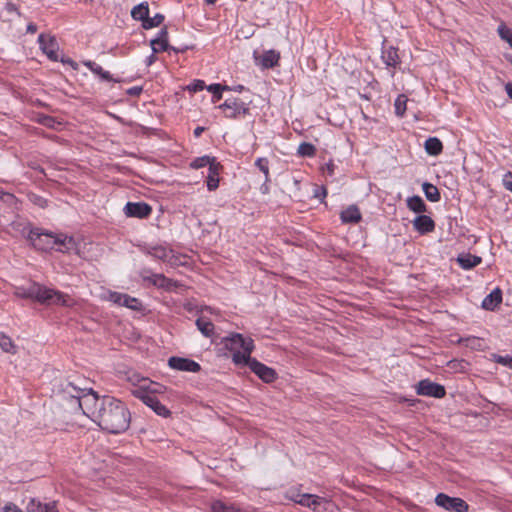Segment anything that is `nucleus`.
Returning <instances> with one entry per match:
<instances>
[{
    "instance_id": "40",
    "label": "nucleus",
    "mask_w": 512,
    "mask_h": 512,
    "mask_svg": "<svg viewBox=\"0 0 512 512\" xmlns=\"http://www.w3.org/2000/svg\"><path fill=\"white\" fill-rule=\"evenodd\" d=\"M312 496L313 495H311V494L299 495L298 499H295V502L302 506L309 507L310 501L312 500Z\"/></svg>"
},
{
    "instance_id": "11",
    "label": "nucleus",
    "mask_w": 512,
    "mask_h": 512,
    "mask_svg": "<svg viewBox=\"0 0 512 512\" xmlns=\"http://www.w3.org/2000/svg\"><path fill=\"white\" fill-rule=\"evenodd\" d=\"M151 207L144 202H128L124 207L127 217L146 218L151 214Z\"/></svg>"
},
{
    "instance_id": "25",
    "label": "nucleus",
    "mask_w": 512,
    "mask_h": 512,
    "mask_svg": "<svg viewBox=\"0 0 512 512\" xmlns=\"http://www.w3.org/2000/svg\"><path fill=\"white\" fill-rule=\"evenodd\" d=\"M196 325L198 329L201 331V333L206 336L210 337L213 334L214 331V325L211 321L204 317H200L196 320Z\"/></svg>"
},
{
    "instance_id": "10",
    "label": "nucleus",
    "mask_w": 512,
    "mask_h": 512,
    "mask_svg": "<svg viewBox=\"0 0 512 512\" xmlns=\"http://www.w3.org/2000/svg\"><path fill=\"white\" fill-rule=\"evenodd\" d=\"M223 109L225 116L229 118H235L237 115L248 113V107L246 104L238 99L226 100L219 106Z\"/></svg>"
},
{
    "instance_id": "32",
    "label": "nucleus",
    "mask_w": 512,
    "mask_h": 512,
    "mask_svg": "<svg viewBox=\"0 0 512 512\" xmlns=\"http://www.w3.org/2000/svg\"><path fill=\"white\" fill-rule=\"evenodd\" d=\"M297 152L302 157H312L316 153V148L311 143L303 142L299 145Z\"/></svg>"
},
{
    "instance_id": "54",
    "label": "nucleus",
    "mask_w": 512,
    "mask_h": 512,
    "mask_svg": "<svg viewBox=\"0 0 512 512\" xmlns=\"http://www.w3.org/2000/svg\"><path fill=\"white\" fill-rule=\"evenodd\" d=\"M155 53H153L152 55H150L148 58H147V65L150 66L152 63L155 62L156 60V57L154 55Z\"/></svg>"
},
{
    "instance_id": "12",
    "label": "nucleus",
    "mask_w": 512,
    "mask_h": 512,
    "mask_svg": "<svg viewBox=\"0 0 512 512\" xmlns=\"http://www.w3.org/2000/svg\"><path fill=\"white\" fill-rule=\"evenodd\" d=\"M168 365L170 368L179 371L198 372L200 370V365L197 362L182 357L169 358Z\"/></svg>"
},
{
    "instance_id": "56",
    "label": "nucleus",
    "mask_w": 512,
    "mask_h": 512,
    "mask_svg": "<svg viewBox=\"0 0 512 512\" xmlns=\"http://www.w3.org/2000/svg\"><path fill=\"white\" fill-rule=\"evenodd\" d=\"M203 131H204V128H203V127H197V128L194 130V135H195L196 137H199Z\"/></svg>"
},
{
    "instance_id": "20",
    "label": "nucleus",
    "mask_w": 512,
    "mask_h": 512,
    "mask_svg": "<svg viewBox=\"0 0 512 512\" xmlns=\"http://www.w3.org/2000/svg\"><path fill=\"white\" fill-rule=\"evenodd\" d=\"M149 15V7L147 2L140 3L139 5L135 6L131 11V16L135 20L142 21V24H144V21L148 18Z\"/></svg>"
},
{
    "instance_id": "19",
    "label": "nucleus",
    "mask_w": 512,
    "mask_h": 512,
    "mask_svg": "<svg viewBox=\"0 0 512 512\" xmlns=\"http://www.w3.org/2000/svg\"><path fill=\"white\" fill-rule=\"evenodd\" d=\"M219 167H220V164L217 163V162L210 164L209 175H208V178H207V188H208L209 191H213V190L217 189V187H218V184H219V178H218Z\"/></svg>"
},
{
    "instance_id": "14",
    "label": "nucleus",
    "mask_w": 512,
    "mask_h": 512,
    "mask_svg": "<svg viewBox=\"0 0 512 512\" xmlns=\"http://www.w3.org/2000/svg\"><path fill=\"white\" fill-rule=\"evenodd\" d=\"M110 300L120 306L128 307L132 310H139L141 308L140 301L134 297H130L127 294L116 292L111 293Z\"/></svg>"
},
{
    "instance_id": "46",
    "label": "nucleus",
    "mask_w": 512,
    "mask_h": 512,
    "mask_svg": "<svg viewBox=\"0 0 512 512\" xmlns=\"http://www.w3.org/2000/svg\"><path fill=\"white\" fill-rule=\"evenodd\" d=\"M503 185L504 187L512 192V173L508 172L503 177Z\"/></svg>"
},
{
    "instance_id": "57",
    "label": "nucleus",
    "mask_w": 512,
    "mask_h": 512,
    "mask_svg": "<svg viewBox=\"0 0 512 512\" xmlns=\"http://www.w3.org/2000/svg\"><path fill=\"white\" fill-rule=\"evenodd\" d=\"M466 341H467V342H471V344H474V343H476V342H479V340H478V339H476V338H468V339H466Z\"/></svg>"
},
{
    "instance_id": "4",
    "label": "nucleus",
    "mask_w": 512,
    "mask_h": 512,
    "mask_svg": "<svg viewBox=\"0 0 512 512\" xmlns=\"http://www.w3.org/2000/svg\"><path fill=\"white\" fill-rule=\"evenodd\" d=\"M147 379H142L139 387L132 390V394L140 399L145 405L151 408L157 415L169 417L170 411L164 406L157 397L148 391Z\"/></svg>"
},
{
    "instance_id": "2",
    "label": "nucleus",
    "mask_w": 512,
    "mask_h": 512,
    "mask_svg": "<svg viewBox=\"0 0 512 512\" xmlns=\"http://www.w3.org/2000/svg\"><path fill=\"white\" fill-rule=\"evenodd\" d=\"M27 237L31 244L40 250H49L58 246V251L68 252L75 248L73 238L64 234L53 235L51 233H40L38 230H30Z\"/></svg>"
},
{
    "instance_id": "48",
    "label": "nucleus",
    "mask_w": 512,
    "mask_h": 512,
    "mask_svg": "<svg viewBox=\"0 0 512 512\" xmlns=\"http://www.w3.org/2000/svg\"><path fill=\"white\" fill-rule=\"evenodd\" d=\"M43 512H58L56 502L45 503Z\"/></svg>"
},
{
    "instance_id": "23",
    "label": "nucleus",
    "mask_w": 512,
    "mask_h": 512,
    "mask_svg": "<svg viewBox=\"0 0 512 512\" xmlns=\"http://www.w3.org/2000/svg\"><path fill=\"white\" fill-rule=\"evenodd\" d=\"M382 58L387 66L395 67L399 63L398 52L394 47H389L387 50H385L383 52Z\"/></svg>"
},
{
    "instance_id": "13",
    "label": "nucleus",
    "mask_w": 512,
    "mask_h": 512,
    "mask_svg": "<svg viewBox=\"0 0 512 512\" xmlns=\"http://www.w3.org/2000/svg\"><path fill=\"white\" fill-rule=\"evenodd\" d=\"M254 58L257 65H260L262 68H272L278 64L280 59V54L275 50L265 51L262 55L257 56L254 54Z\"/></svg>"
},
{
    "instance_id": "52",
    "label": "nucleus",
    "mask_w": 512,
    "mask_h": 512,
    "mask_svg": "<svg viewBox=\"0 0 512 512\" xmlns=\"http://www.w3.org/2000/svg\"><path fill=\"white\" fill-rule=\"evenodd\" d=\"M36 30H37V27H36V25H35V24L30 23V24H28V25H27V32H29V33H35V32H36Z\"/></svg>"
},
{
    "instance_id": "47",
    "label": "nucleus",
    "mask_w": 512,
    "mask_h": 512,
    "mask_svg": "<svg viewBox=\"0 0 512 512\" xmlns=\"http://www.w3.org/2000/svg\"><path fill=\"white\" fill-rule=\"evenodd\" d=\"M41 122L43 123V125L47 126V127H51V128H55L56 125H60L59 122H56L53 118L51 117H44Z\"/></svg>"
},
{
    "instance_id": "17",
    "label": "nucleus",
    "mask_w": 512,
    "mask_h": 512,
    "mask_svg": "<svg viewBox=\"0 0 512 512\" xmlns=\"http://www.w3.org/2000/svg\"><path fill=\"white\" fill-rule=\"evenodd\" d=\"M343 223H358L361 220V213L356 205H350L340 214Z\"/></svg>"
},
{
    "instance_id": "59",
    "label": "nucleus",
    "mask_w": 512,
    "mask_h": 512,
    "mask_svg": "<svg viewBox=\"0 0 512 512\" xmlns=\"http://www.w3.org/2000/svg\"><path fill=\"white\" fill-rule=\"evenodd\" d=\"M207 4H214L217 0H205Z\"/></svg>"
},
{
    "instance_id": "1",
    "label": "nucleus",
    "mask_w": 512,
    "mask_h": 512,
    "mask_svg": "<svg viewBox=\"0 0 512 512\" xmlns=\"http://www.w3.org/2000/svg\"><path fill=\"white\" fill-rule=\"evenodd\" d=\"M59 402L66 411L89 417L111 434H119L129 428L130 412L124 403L114 397L99 398L92 389L66 382L61 385Z\"/></svg>"
},
{
    "instance_id": "29",
    "label": "nucleus",
    "mask_w": 512,
    "mask_h": 512,
    "mask_svg": "<svg viewBox=\"0 0 512 512\" xmlns=\"http://www.w3.org/2000/svg\"><path fill=\"white\" fill-rule=\"evenodd\" d=\"M207 90L213 94L212 101L215 103L221 99L223 91L231 90V88L226 85L223 86L221 84H211L207 87Z\"/></svg>"
},
{
    "instance_id": "5",
    "label": "nucleus",
    "mask_w": 512,
    "mask_h": 512,
    "mask_svg": "<svg viewBox=\"0 0 512 512\" xmlns=\"http://www.w3.org/2000/svg\"><path fill=\"white\" fill-rule=\"evenodd\" d=\"M34 300L42 304L67 305V297L53 289L34 283Z\"/></svg>"
},
{
    "instance_id": "7",
    "label": "nucleus",
    "mask_w": 512,
    "mask_h": 512,
    "mask_svg": "<svg viewBox=\"0 0 512 512\" xmlns=\"http://www.w3.org/2000/svg\"><path fill=\"white\" fill-rule=\"evenodd\" d=\"M38 42L40 45V49L45 53L48 58L52 61L58 60V43L56 39L51 35L40 34L38 37Z\"/></svg>"
},
{
    "instance_id": "39",
    "label": "nucleus",
    "mask_w": 512,
    "mask_h": 512,
    "mask_svg": "<svg viewBox=\"0 0 512 512\" xmlns=\"http://www.w3.org/2000/svg\"><path fill=\"white\" fill-rule=\"evenodd\" d=\"M153 284L159 287H166L167 289H170L172 282L171 280L165 278L163 275H154Z\"/></svg>"
},
{
    "instance_id": "21",
    "label": "nucleus",
    "mask_w": 512,
    "mask_h": 512,
    "mask_svg": "<svg viewBox=\"0 0 512 512\" xmlns=\"http://www.w3.org/2000/svg\"><path fill=\"white\" fill-rule=\"evenodd\" d=\"M442 149V142L436 137H430L425 141V150L429 155H439Z\"/></svg>"
},
{
    "instance_id": "42",
    "label": "nucleus",
    "mask_w": 512,
    "mask_h": 512,
    "mask_svg": "<svg viewBox=\"0 0 512 512\" xmlns=\"http://www.w3.org/2000/svg\"><path fill=\"white\" fill-rule=\"evenodd\" d=\"M151 41L168 43V31H167V28L163 27L159 31L157 37L155 39H152Z\"/></svg>"
},
{
    "instance_id": "38",
    "label": "nucleus",
    "mask_w": 512,
    "mask_h": 512,
    "mask_svg": "<svg viewBox=\"0 0 512 512\" xmlns=\"http://www.w3.org/2000/svg\"><path fill=\"white\" fill-rule=\"evenodd\" d=\"M45 504L36 500L35 498L30 499L26 506L27 512H43Z\"/></svg>"
},
{
    "instance_id": "26",
    "label": "nucleus",
    "mask_w": 512,
    "mask_h": 512,
    "mask_svg": "<svg viewBox=\"0 0 512 512\" xmlns=\"http://www.w3.org/2000/svg\"><path fill=\"white\" fill-rule=\"evenodd\" d=\"M407 206L410 210L421 213L426 211V205L421 197L419 196H413L408 198L407 200Z\"/></svg>"
},
{
    "instance_id": "45",
    "label": "nucleus",
    "mask_w": 512,
    "mask_h": 512,
    "mask_svg": "<svg viewBox=\"0 0 512 512\" xmlns=\"http://www.w3.org/2000/svg\"><path fill=\"white\" fill-rule=\"evenodd\" d=\"M2 512H23L16 504L8 502L2 508Z\"/></svg>"
},
{
    "instance_id": "35",
    "label": "nucleus",
    "mask_w": 512,
    "mask_h": 512,
    "mask_svg": "<svg viewBox=\"0 0 512 512\" xmlns=\"http://www.w3.org/2000/svg\"><path fill=\"white\" fill-rule=\"evenodd\" d=\"M212 163H216V160L215 158L213 157H209V156H203V157H200V158H197L195 159L192 163H191V167L195 168V169H198V168H201V167H204L206 165H208L210 167V164Z\"/></svg>"
},
{
    "instance_id": "36",
    "label": "nucleus",
    "mask_w": 512,
    "mask_h": 512,
    "mask_svg": "<svg viewBox=\"0 0 512 512\" xmlns=\"http://www.w3.org/2000/svg\"><path fill=\"white\" fill-rule=\"evenodd\" d=\"M498 34L501 37V39L506 41L512 47V30L511 29L506 27V25L501 24L498 27Z\"/></svg>"
},
{
    "instance_id": "6",
    "label": "nucleus",
    "mask_w": 512,
    "mask_h": 512,
    "mask_svg": "<svg viewBox=\"0 0 512 512\" xmlns=\"http://www.w3.org/2000/svg\"><path fill=\"white\" fill-rule=\"evenodd\" d=\"M435 503L451 512H468V504L461 498L450 497L444 493H439L435 498Z\"/></svg>"
},
{
    "instance_id": "31",
    "label": "nucleus",
    "mask_w": 512,
    "mask_h": 512,
    "mask_svg": "<svg viewBox=\"0 0 512 512\" xmlns=\"http://www.w3.org/2000/svg\"><path fill=\"white\" fill-rule=\"evenodd\" d=\"M408 98L401 94L399 95L394 103L395 113L397 116L402 117L405 114Z\"/></svg>"
},
{
    "instance_id": "37",
    "label": "nucleus",
    "mask_w": 512,
    "mask_h": 512,
    "mask_svg": "<svg viewBox=\"0 0 512 512\" xmlns=\"http://www.w3.org/2000/svg\"><path fill=\"white\" fill-rule=\"evenodd\" d=\"M150 45L152 47L153 53H159L161 51H167L169 49H173L176 52H180V50L171 48L168 43H164V42L151 41ZM183 51L184 50H181V52H183Z\"/></svg>"
},
{
    "instance_id": "9",
    "label": "nucleus",
    "mask_w": 512,
    "mask_h": 512,
    "mask_svg": "<svg viewBox=\"0 0 512 512\" xmlns=\"http://www.w3.org/2000/svg\"><path fill=\"white\" fill-rule=\"evenodd\" d=\"M417 393L419 395L442 398L445 395V388L429 380H422L418 383Z\"/></svg>"
},
{
    "instance_id": "22",
    "label": "nucleus",
    "mask_w": 512,
    "mask_h": 512,
    "mask_svg": "<svg viewBox=\"0 0 512 512\" xmlns=\"http://www.w3.org/2000/svg\"><path fill=\"white\" fill-rule=\"evenodd\" d=\"M256 167L264 174V182L267 183L270 181L269 177V161L267 158H258L255 162ZM268 187L266 184L263 186V192L266 193Z\"/></svg>"
},
{
    "instance_id": "55",
    "label": "nucleus",
    "mask_w": 512,
    "mask_h": 512,
    "mask_svg": "<svg viewBox=\"0 0 512 512\" xmlns=\"http://www.w3.org/2000/svg\"><path fill=\"white\" fill-rule=\"evenodd\" d=\"M62 62L69 64V65H70V66H72L74 69H77V64H76L73 60H71V59H68V60H66V61H65V60H62Z\"/></svg>"
},
{
    "instance_id": "60",
    "label": "nucleus",
    "mask_w": 512,
    "mask_h": 512,
    "mask_svg": "<svg viewBox=\"0 0 512 512\" xmlns=\"http://www.w3.org/2000/svg\"><path fill=\"white\" fill-rule=\"evenodd\" d=\"M511 63H512V59H511Z\"/></svg>"
},
{
    "instance_id": "34",
    "label": "nucleus",
    "mask_w": 512,
    "mask_h": 512,
    "mask_svg": "<svg viewBox=\"0 0 512 512\" xmlns=\"http://www.w3.org/2000/svg\"><path fill=\"white\" fill-rule=\"evenodd\" d=\"M15 296L19 298H30L34 299V283L28 288L17 287L14 292Z\"/></svg>"
},
{
    "instance_id": "58",
    "label": "nucleus",
    "mask_w": 512,
    "mask_h": 512,
    "mask_svg": "<svg viewBox=\"0 0 512 512\" xmlns=\"http://www.w3.org/2000/svg\"><path fill=\"white\" fill-rule=\"evenodd\" d=\"M234 90L240 92L243 90V86L239 85V86L235 87Z\"/></svg>"
},
{
    "instance_id": "27",
    "label": "nucleus",
    "mask_w": 512,
    "mask_h": 512,
    "mask_svg": "<svg viewBox=\"0 0 512 512\" xmlns=\"http://www.w3.org/2000/svg\"><path fill=\"white\" fill-rule=\"evenodd\" d=\"M0 347L6 353H10V354L17 353L16 345L14 344L12 339L9 336H7L5 334H1V333H0Z\"/></svg>"
},
{
    "instance_id": "51",
    "label": "nucleus",
    "mask_w": 512,
    "mask_h": 512,
    "mask_svg": "<svg viewBox=\"0 0 512 512\" xmlns=\"http://www.w3.org/2000/svg\"><path fill=\"white\" fill-rule=\"evenodd\" d=\"M6 9L8 12H16L17 14H19L18 8L13 3H7Z\"/></svg>"
},
{
    "instance_id": "30",
    "label": "nucleus",
    "mask_w": 512,
    "mask_h": 512,
    "mask_svg": "<svg viewBox=\"0 0 512 512\" xmlns=\"http://www.w3.org/2000/svg\"><path fill=\"white\" fill-rule=\"evenodd\" d=\"M327 505H328L327 500L313 495L312 500L310 501L309 508H311L315 512H324V510H326Z\"/></svg>"
},
{
    "instance_id": "49",
    "label": "nucleus",
    "mask_w": 512,
    "mask_h": 512,
    "mask_svg": "<svg viewBox=\"0 0 512 512\" xmlns=\"http://www.w3.org/2000/svg\"><path fill=\"white\" fill-rule=\"evenodd\" d=\"M334 168H335V165L332 161L328 162L325 164V170L327 171V173L329 175H332L334 173Z\"/></svg>"
},
{
    "instance_id": "50",
    "label": "nucleus",
    "mask_w": 512,
    "mask_h": 512,
    "mask_svg": "<svg viewBox=\"0 0 512 512\" xmlns=\"http://www.w3.org/2000/svg\"><path fill=\"white\" fill-rule=\"evenodd\" d=\"M142 88L141 87H133L128 90V93L133 96H137L141 93Z\"/></svg>"
},
{
    "instance_id": "24",
    "label": "nucleus",
    "mask_w": 512,
    "mask_h": 512,
    "mask_svg": "<svg viewBox=\"0 0 512 512\" xmlns=\"http://www.w3.org/2000/svg\"><path fill=\"white\" fill-rule=\"evenodd\" d=\"M426 198L431 202H437L440 200V193L438 188L431 183H423L422 185Z\"/></svg>"
},
{
    "instance_id": "53",
    "label": "nucleus",
    "mask_w": 512,
    "mask_h": 512,
    "mask_svg": "<svg viewBox=\"0 0 512 512\" xmlns=\"http://www.w3.org/2000/svg\"><path fill=\"white\" fill-rule=\"evenodd\" d=\"M505 90H506L508 96L512 99V83H507L505 85Z\"/></svg>"
},
{
    "instance_id": "15",
    "label": "nucleus",
    "mask_w": 512,
    "mask_h": 512,
    "mask_svg": "<svg viewBox=\"0 0 512 512\" xmlns=\"http://www.w3.org/2000/svg\"><path fill=\"white\" fill-rule=\"evenodd\" d=\"M413 227L419 233L424 234L433 231L435 223L431 217L427 215H420L413 220Z\"/></svg>"
},
{
    "instance_id": "44",
    "label": "nucleus",
    "mask_w": 512,
    "mask_h": 512,
    "mask_svg": "<svg viewBox=\"0 0 512 512\" xmlns=\"http://www.w3.org/2000/svg\"><path fill=\"white\" fill-rule=\"evenodd\" d=\"M170 251L165 248H156L154 255L162 260H169Z\"/></svg>"
},
{
    "instance_id": "33",
    "label": "nucleus",
    "mask_w": 512,
    "mask_h": 512,
    "mask_svg": "<svg viewBox=\"0 0 512 512\" xmlns=\"http://www.w3.org/2000/svg\"><path fill=\"white\" fill-rule=\"evenodd\" d=\"M164 21V16L160 13H157L153 17H149L144 21V24H142V27L144 29H151L154 27L159 26Z\"/></svg>"
},
{
    "instance_id": "28",
    "label": "nucleus",
    "mask_w": 512,
    "mask_h": 512,
    "mask_svg": "<svg viewBox=\"0 0 512 512\" xmlns=\"http://www.w3.org/2000/svg\"><path fill=\"white\" fill-rule=\"evenodd\" d=\"M84 65L87 66L94 74L99 75L104 80H111V76L108 71H104L102 67L95 62L86 61Z\"/></svg>"
},
{
    "instance_id": "41",
    "label": "nucleus",
    "mask_w": 512,
    "mask_h": 512,
    "mask_svg": "<svg viewBox=\"0 0 512 512\" xmlns=\"http://www.w3.org/2000/svg\"><path fill=\"white\" fill-rule=\"evenodd\" d=\"M493 358L495 362L511 368L512 362L510 356L493 355Z\"/></svg>"
},
{
    "instance_id": "3",
    "label": "nucleus",
    "mask_w": 512,
    "mask_h": 512,
    "mask_svg": "<svg viewBox=\"0 0 512 512\" xmlns=\"http://www.w3.org/2000/svg\"><path fill=\"white\" fill-rule=\"evenodd\" d=\"M225 347L232 352V360L235 364L246 365L250 360V354L254 349L251 338H245L242 334L234 333L224 338Z\"/></svg>"
},
{
    "instance_id": "43",
    "label": "nucleus",
    "mask_w": 512,
    "mask_h": 512,
    "mask_svg": "<svg viewBox=\"0 0 512 512\" xmlns=\"http://www.w3.org/2000/svg\"><path fill=\"white\" fill-rule=\"evenodd\" d=\"M205 87V83L202 80H196L194 83L188 86V89L192 92H197L203 90Z\"/></svg>"
},
{
    "instance_id": "8",
    "label": "nucleus",
    "mask_w": 512,
    "mask_h": 512,
    "mask_svg": "<svg viewBox=\"0 0 512 512\" xmlns=\"http://www.w3.org/2000/svg\"><path fill=\"white\" fill-rule=\"evenodd\" d=\"M264 382L271 383L276 379V372L266 365L252 359L246 364Z\"/></svg>"
},
{
    "instance_id": "16",
    "label": "nucleus",
    "mask_w": 512,
    "mask_h": 512,
    "mask_svg": "<svg viewBox=\"0 0 512 512\" xmlns=\"http://www.w3.org/2000/svg\"><path fill=\"white\" fill-rule=\"evenodd\" d=\"M501 302L502 292L499 288H496L484 298L482 307L486 310H494Z\"/></svg>"
},
{
    "instance_id": "18",
    "label": "nucleus",
    "mask_w": 512,
    "mask_h": 512,
    "mask_svg": "<svg viewBox=\"0 0 512 512\" xmlns=\"http://www.w3.org/2000/svg\"><path fill=\"white\" fill-rule=\"evenodd\" d=\"M456 261L463 269H471L481 263V258L471 254H460Z\"/></svg>"
}]
</instances>
